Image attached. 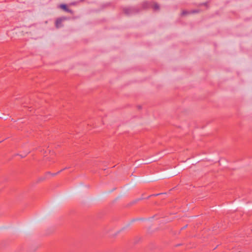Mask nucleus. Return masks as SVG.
<instances>
[{
    "instance_id": "f257e3e1",
    "label": "nucleus",
    "mask_w": 252,
    "mask_h": 252,
    "mask_svg": "<svg viewBox=\"0 0 252 252\" xmlns=\"http://www.w3.org/2000/svg\"><path fill=\"white\" fill-rule=\"evenodd\" d=\"M66 19L65 17H62L58 18L56 20L55 22L56 27L59 29L63 26V22Z\"/></svg>"
},
{
    "instance_id": "f03ea898",
    "label": "nucleus",
    "mask_w": 252,
    "mask_h": 252,
    "mask_svg": "<svg viewBox=\"0 0 252 252\" xmlns=\"http://www.w3.org/2000/svg\"><path fill=\"white\" fill-rule=\"evenodd\" d=\"M59 7L66 12L72 13V11L67 8V6L66 4H62L60 5Z\"/></svg>"
},
{
    "instance_id": "7ed1b4c3",
    "label": "nucleus",
    "mask_w": 252,
    "mask_h": 252,
    "mask_svg": "<svg viewBox=\"0 0 252 252\" xmlns=\"http://www.w3.org/2000/svg\"><path fill=\"white\" fill-rule=\"evenodd\" d=\"M153 7L155 10H158L159 9V5L157 3L154 4Z\"/></svg>"
}]
</instances>
